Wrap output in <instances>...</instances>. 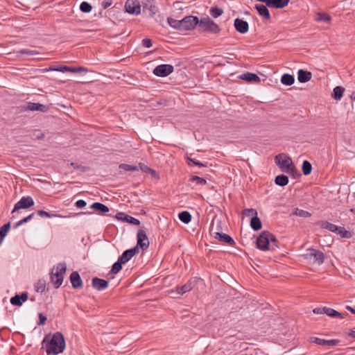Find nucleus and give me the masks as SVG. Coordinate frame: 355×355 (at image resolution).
Masks as SVG:
<instances>
[{"mask_svg":"<svg viewBox=\"0 0 355 355\" xmlns=\"http://www.w3.org/2000/svg\"><path fill=\"white\" fill-rule=\"evenodd\" d=\"M53 71L61 72H79L87 71V70L83 67L74 68L67 66H49L48 68L46 67V72Z\"/></svg>","mask_w":355,"mask_h":355,"instance_id":"9d476101","label":"nucleus"},{"mask_svg":"<svg viewBox=\"0 0 355 355\" xmlns=\"http://www.w3.org/2000/svg\"><path fill=\"white\" fill-rule=\"evenodd\" d=\"M91 209H93L101 213H106L109 211V208L101 202H94L90 206Z\"/></svg>","mask_w":355,"mask_h":355,"instance_id":"cd10ccee","label":"nucleus"},{"mask_svg":"<svg viewBox=\"0 0 355 355\" xmlns=\"http://www.w3.org/2000/svg\"><path fill=\"white\" fill-rule=\"evenodd\" d=\"M92 286L98 291H103L107 288L108 282L103 279L94 277L92 279Z\"/></svg>","mask_w":355,"mask_h":355,"instance_id":"aec40b11","label":"nucleus"},{"mask_svg":"<svg viewBox=\"0 0 355 355\" xmlns=\"http://www.w3.org/2000/svg\"><path fill=\"white\" fill-rule=\"evenodd\" d=\"M290 0H269L267 6L274 8H284L288 6Z\"/></svg>","mask_w":355,"mask_h":355,"instance_id":"4be33fe9","label":"nucleus"},{"mask_svg":"<svg viewBox=\"0 0 355 355\" xmlns=\"http://www.w3.org/2000/svg\"><path fill=\"white\" fill-rule=\"evenodd\" d=\"M20 53L22 54V55H35V54H37L36 52L33 51H31V50H28V49H23L20 51Z\"/></svg>","mask_w":355,"mask_h":355,"instance_id":"4d7b16f0","label":"nucleus"},{"mask_svg":"<svg viewBox=\"0 0 355 355\" xmlns=\"http://www.w3.org/2000/svg\"><path fill=\"white\" fill-rule=\"evenodd\" d=\"M28 294L23 293L21 295H15L10 298V303L12 305L20 306L22 304L28 300Z\"/></svg>","mask_w":355,"mask_h":355,"instance_id":"6ab92c4d","label":"nucleus"},{"mask_svg":"<svg viewBox=\"0 0 355 355\" xmlns=\"http://www.w3.org/2000/svg\"><path fill=\"white\" fill-rule=\"evenodd\" d=\"M125 221L136 225H139L140 224V221L138 219L129 215H127Z\"/></svg>","mask_w":355,"mask_h":355,"instance_id":"de8ad7c7","label":"nucleus"},{"mask_svg":"<svg viewBox=\"0 0 355 355\" xmlns=\"http://www.w3.org/2000/svg\"><path fill=\"white\" fill-rule=\"evenodd\" d=\"M348 336L355 338V330H351L350 332L348 334Z\"/></svg>","mask_w":355,"mask_h":355,"instance_id":"0e129e2a","label":"nucleus"},{"mask_svg":"<svg viewBox=\"0 0 355 355\" xmlns=\"http://www.w3.org/2000/svg\"><path fill=\"white\" fill-rule=\"evenodd\" d=\"M198 26L202 32L217 34L220 31V28L209 17H202L199 20Z\"/></svg>","mask_w":355,"mask_h":355,"instance_id":"20e7f679","label":"nucleus"},{"mask_svg":"<svg viewBox=\"0 0 355 355\" xmlns=\"http://www.w3.org/2000/svg\"><path fill=\"white\" fill-rule=\"evenodd\" d=\"M70 280L73 288H80L83 286V281L78 272H73L70 275Z\"/></svg>","mask_w":355,"mask_h":355,"instance_id":"412c9836","label":"nucleus"},{"mask_svg":"<svg viewBox=\"0 0 355 355\" xmlns=\"http://www.w3.org/2000/svg\"><path fill=\"white\" fill-rule=\"evenodd\" d=\"M87 202L84 200H78L76 202V206L78 208H83L86 206Z\"/></svg>","mask_w":355,"mask_h":355,"instance_id":"5fc2aeb1","label":"nucleus"},{"mask_svg":"<svg viewBox=\"0 0 355 355\" xmlns=\"http://www.w3.org/2000/svg\"><path fill=\"white\" fill-rule=\"evenodd\" d=\"M345 89L342 87L337 86L333 90L332 97L335 100H340L343 97Z\"/></svg>","mask_w":355,"mask_h":355,"instance_id":"2f4dec72","label":"nucleus"},{"mask_svg":"<svg viewBox=\"0 0 355 355\" xmlns=\"http://www.w3.org/2000/svg\"><path fill=\"white\" fill-rule=\"evenodd\" d=\"M138 251L137 247L125 250L119 257V259L125 264L129 261L138 252Z\"/></svg>","mask_w":355,"mask_h":355,"instance_id":"4468645a","label":"nucleus"},{"mask_svg":"<svg viewBox=\"0 0 355 355\" xmlns=\"http://www.w3.org/2000/svg\"><path fill=\"white\" fill-rule=\"evenodd\" d=\"M311 78L312 73L310 71L300 69L297 72V79L300 83H306L309 81Z\"/></svg>","mask_w":355,"mask_h":355,"instance_id":"b1692460","label":"nucleus"},{"mask_svg":"<svg viewBox=\"0 0 355 355\" xmlns=\"http://www.w3.org/2000/svg\"><path fill=\"white\" fill-rule=\"evenodd\" d=\"M268 6L263 4H256L254 6V8L258 12L259 15L262 17L264 19L270 20V12L267 8Z\"/></svg>","mask_w":355,"mask_h":355,"instance_id":"a211bd4d","label":"nucleus"},{"mask_svg":"<svg viewBox=\"0 0 355 355\" xmlns=\"http://www.w3.org/2000/svg\"><path fill=\"white\" fill-rule=\"evenodd\" d=\"M140 168L142 171L145 172L146 173H150V172L153 171V169H152L151 168L148 167L145 164H141Z\"/></svg>","mask_w":355,"mask_h":355,"instance_id":"864d4df0","label":"nucleus"},{"mask_svg":"<svg viewBox=\"0 0 355 355\" xmlns=\"http://www.w3.org/2000/svg\"><path fill=\"white\" fill-rule=\"evenodd\" d=\"M37 214L40 216L41 217H44V210H39L37 212Z\"/></svg>","mask_w":355,"mask_h":355,"instance_id":"69168bd1","label":"nucleus"},{"mask_svg":"<svg viewBox=\"0 0 355 355\" xmlns=\"http://www.w3.org/2000/svg\"><path fill=\"white\" fill-rule=\"evenodd\" d=\"M250 226L254 231H257L261 229L262 223L257 215L252 217L250 220Z\"/></svg>","mask_w":355,"mask_h":355,"instance_id":"bb28decb","label":"nucleus"},{"mask_svg":"<svg viewBox=\"0 0 355 355\" xmlns=\"http://www.w3.org/2000/svg\"><path fill=\"white\" fill-rule=\"evenodd\" d=\"M304 257L306 259H313V262L318 265H321L324 261V253L318 250L313 248L308 249L306 254H305Z\"/></svg>","mask_w":355,"mask_h":355,"instance_id":"423d86ee","label":"nucleus"},{"mask_svg":"<svg viewBox=\"0 0 355 355\" xmlns=\"http://www.w3.org/2000/svg\"><path fill=\"white\" fill-rule=\"evenodd\" d=\"M70 165L76 169H79L80 168V166L77 163L71 162Z\"/></svg>","mask_w":355,"mask_h":355,"instance_id":"680f3d73","label":"nucleus"},{"mask_svg":"<svg viewBox=\"0 0 355 355\" xmlns=\"http://www.w3.org/2000/svg\"><path fill=\"white\" fill-rule=\"evenodd\" d=\"M324 313L331 318H336V317H339L340 318H344V315H343V313L337 311L336 310H334V309L329 308V307H327L326 309H324Z\"/></svg>","mask_w":355,"mask_h":355,"instance_id":"473e14b6","label":"nucleus"},{"mask_svg":"<svg viewBox=\"0 0 355 355\" xmlns=\"http://www.w3.org/2000/svg\"><path fill=\"white\" fill-rule=\"evenodd\" d=\"M199 19L197 17L187 16L181 19L182 31L193 29L198 24Z\"/></svg>","mask_w":355,"mask_h":355,"instance_id":"6e6552de","label":"nucleus"},{"mask_svg":"<svg viewBox=\"0 0 355 355\" xmlns=\"http://www.w3.org/2000/svg\"><path fill=\"white\" fill-rule=\"evenodd\" d=\"M34 288L37 293L42 295V293L44 291V281L39 280L38 282L35 284Z\"/></svg>","mask_w":355,"mask_h":355,"instance_id":"c03bdc74","label":"nucleus"},{"mask_svg":"<svg viewBox=\"0 0 355 355\" xmlns=\"http://www.w3.org/2000/svg\"><path fill=\"white\" fill-rule=\"evenodd\" d=\"M294 82V76L288 73H284L281 78V83L287 86L292 85Z\"/></svg>","mask_w":355,"mask_h":355,"instance_id":"c85d7f7f","label":"nucleus"},{"mask_svg":"<svg viewBox=\"0 0 355 355\" xmlns=\"http://www.w3.org/2000/svg\"><path fill=\"white\" fill-rule=\"evenodd\" d=\"M168 24L173 28H176L178 30L182 31V23L181 19L178 20L173 19L171 17H168L167 19Z\"/></svg>","mask_w":355,"mask_h":355,"instance_id":"c9c22d12","label":"nucleus"},{"mask_svg":"<svg viewBox=\"0 0 355 355\" xmlns=\"http://www.w3.org/2000/svg\"><path fill=\"white\" fill-rule=\"evenodd\" d=\"M35 216V213H32L31 214L28 215V216L22 218L21 220H20L19 221H18L14 226L13 227L15 229H17V227H19V226L22 225L23 224L30 221Z\"/></svg>","mask_w":355,"mask_h":355,"instance_id":"a19ab883","label":"nucleus"},{"mask_svg":"<svg viewBox=\"0 0 355 355\" xmlns=\"http://www.w3.org/2000/svg\"><path fill=\"white\" fill-rule=\"evenodd\" d=\"M275 162L282 171H286V169H287L288 171H295V166L288 156H286L284 154H279L275 157Z\"/></svg>","mask_w":355,"mask_h":355,"instance_id":"39448f33","label":"nucleus"},{"mask_svg":"<svg viewBox=\"0 0 355 355\" xmlns=\"http://www.w3.org/2000/svg\"><path fill=\"white\" fill-rule=\"evenodd\" d=\"M21 110L23 111H44V105L42 103H36L32 102H28L21 106Z\"/></svg>","mask_w":355,"mask_h":355,"instance_id":"2eb2a0df","label":"nucleus"},{"mask_svg":"<svg viewBox=\"0 0 355 355\" xmlns=\"http://www.w3.org/2000/svg\"><path fill=\"white\" fill-rule=\"evenodd\" d=\"M123 265V263L118 259V261L113 264L111 272L114 275L117 274L122 269Z\"/></svg>","mask_w":355,"mask_h":355,"instance_id":"4c0bfd02","label":"nucleus"},{"mask_svg":"<svg viewBox=\"0 0 355 355\" xmlns=\"http://www.w3.org/2000/svg\"><path fill=\"white\" fill-rule=\"evenodd\" d=\"M223 13V10L221 8L214 7L210 9V15L214 18L220 17Z\"/></svg>","mask_w":355,"mask_h":355,"instance_id":"37998d69","label":"nucleus"},{"mask_svg":"<svg viewBox=\"0 0 355 355\" xmlns=\"http://www.w3.org/2000/svg\"><path fill=\"white\" fill-rule=\"evenodd\" d=\"M243 214L248 216H254L257 215V211L252 208L244 209Z\"/></svg>","mask_w":355,"mask_h":355,"instance_id":"8fccbe9b","label":"nucleus"},{"mask_svg":"<svg viewBox=\"0 0 355 355\" xmlns=\"http://www.w3.org/2000/svg\"><path fill=\"white\" fill-rule=\"evenodd\" d=\"M293 214L302 218H308L311 215L309 211L298 208L295 209Z\"/></svg>","mask_w":355,"mask_h":355,"instance_id":"79ce46f5","label":"nucleus"},{"mask_svg":"<svg viewBox=\"0 0 355 355\" xmlns=\"http://www.w3.org/2000/svg\"><path fill=\"white\" fill-rule=\"evenodd\" d=\"M92 9V6L86 1L82 2L80 5V10L83 12H85V13L89 12H91Z\"/></svg>","mask_w":355,"mask_h":355,"instance_id":"49530a36","label":"nucleus"},{"mask_svg":"<svg viewBox=\"0 0 355 355\" xmlns=\"http://www.w3.org/2000/svg\"><path fill=\"white\" fill-rule=\"evenodd\" d=\"M142 44L144 46H145L146 48H150L152 46L153 43H152L151 40L145 38L142 40Z\"/></svg>","mask_w":355,"mask_h":355,"instance_id":"603ef678","label":"nucleus"},{"mask_svg":"<svg viewBox=\"0 0 355 355\" xmlns=\"http://www.w3.org/2000/svg\"><path fill=\"white\" fill-rule=\"evenodd\" d=\"M10 228V223H8L0 228V239L3 241Z\"/></svg>","mask_w":355,"mask_h":355,"instance_id":"ea45409f","label":"nucleus"},{"mask_svg":"<svg viewBox=\"0 0 355 355\" xmlns=\"http://www.w3.org/2000/svg\"><path fill=\"white\" fill-rule=\"evenodd\" d=\"M277 243L276 237L268 231L262 232L256 241L257 247L263 251L274 250L277 248Z\"/></svg>","mask_w":355,"mask_h":355,"instance_id":"f03ea898","label":"nucleus"},{"mask_svg":"<svg viewBox=\"0 0 355 355\" xmlns=\"http://www.w3.org/2000/svg\"><path fill=\"white\" fill-rule=\"evenodd\" d=\"M137 246L142 250H146L149 246V241L144 230H140L137 232Z\"/></svg>","mask_w":355,"mask_h":355,"instance_id":"f8f14e48","label":"nucleus"},{"mask_svg":"<svg viewBox=\"0 0 355 355\" xmlns=\"http://www.w3.org/2000/svg\"><path fill=\"white\" fill-rule=\"evenodd\" d=\"M39 318H40V320H39L38 324H40V325L44 324V315L42 313H39Z\"/></svg>","mask_w":355,"mask_h":355,"instance_id":"bf43d9fd","label":"nucleus"},{"mask_svg":"<svg viewBox=\"0 0 355 355\" xmlns=\"http://www.w3.org/2000/svg\"><path fill=\"white\" fill-rule=\"evenodd\" d=\"M66 270L67 264L64 262L58 263L52 269L50 274L51 281L56 288L62 284Z\"/></svg>","mask_w":355,"mask_h":355,"instance_id":"7ed1b4c3","label":"nucleus"},{"mask_svg":"<svg viewBox=\"0 0 355 355\" xmlns=\"http://www.w3.org/2000/svg\"><path fill=\"white\" fill-rule=\"evenodd\" d=\"M336 233L338 234H339L342 238L349 239V238H350L352 236L351 232L347 231V230H346L343 227H339L338 226V230H337Z\"/></svg>","mask_w":355,"mask_h":355,"instance_id":"58836bf2","label":"nucleus"},{"mask_svg":"<svg viewBox=\"0 0 355 355\" xmlns=\"http://www.w3.org/2000/svg\"><path fill=\"white\" fill-rule=\"evenodd\" d=\"M125 8L130 14L137 15L141 12V5L138 0H127Z\"/></svg>","mask_w":355,"mask_h":355,"instance_id":"9b49d317","label":"nucleus"},{"mask_svg":"<svg viewBox=\"0 0 355 355\" xmlns=\"http://www.w3.org/2000/svg\"><path fill=\"white\" fill-rule=\"evenodd\" d=\"M112 4V2L110 1H104L102 2V6L103 8H107L110 7Z\"/></svg>","mask_w":355,"mask_h":355,"instance_id":"052dcab7","label":"nucleus"},{"mask_svg":"<svg viewBox=\"0 0 355 355\" xmlns=\"http://www.w3.org/2000/svg\"><path fill=\"white\" fill-rule=\"evenodd\" d=\"M150 173L152 174L153 175H155L156 172H155V170H153V172H150Z\"/></svg>","mask_w":355,"mask_h":355,"instance_id":"774afa93","label":"nucleus"},{"mask_svg":"<svg viewBox=\"0 0 355 355\" xmlns=\"http://www.w3.org/2000/svg\"><path fill=\"white\" fill-rule=\"evenodd\" d=\"M315 19L318 21L329 23L331 21V17L324 12H318L316 14Z\"/></svg>","mask_w":355,"mask_h":355,"instance_id":"f704fd0d","label":"nucleus"},{"mask_svg":"<svg viewBox=\"0 0 355 355\" xmlns=\"http://www.w3.org/2000/svg\"><path fill=\"white\" fill-rule=\"evenodd\" d=\"M310 339L312 343L321 346L334 347L340 343V340L338 339L324 340L317 337H311Z\"/></svg>","mask_w":355,"mask_h":355,"instance_id":"ddd939ff","label":"nucleus"},{"mask_svg":"<svg viewBox=\"0 0 355 355\" xmlns=\"http://www.w3.org/2000/svg\"><path fill=\"white\" fill-rule=\"evenodd\" d=\"M144 12L148 13L150 16L153 17L157 12V8L153 4H147L143 6Z\"/></svg>","mask_w":355,"mask_h":355,"instance_id":"c756f323","label":"nucleus"},{"mask_svg":"<svg viewBox=\"0 0 355 355\" xmlns=\"http://www.w3.org/2000/svg\"><path fill=\"white\" fill-rule=\"evenodd\" d=\"M191 180L192 182H196L197 184L204 185L207 183V181L200 177L198 176H193L191 178Z\"/></svg>","mask_w":355,"mask_h":355,"instance_id":"09e8293b","label":"nucleus"},{"mask_svg":"<svg viewBox=\"0 0 355 355\" xmlns=\"http://www.w3.org/2000/svg\"><path fill=\"white\" fill-rule=\"evenodd\" d=\"M41 345H42V349H43L44 347V338L42 340Z\"/></svg>","mask_w":355,"mask_h":355,"instance_id":"338daca9","label":"nucleus"},{"mask_svg":"<svg viewBox=\"0 0 355 355\" xmlns=\"http://www.w3.org/2000/svg\"><path fill=\"white\" fill-rule=\"evenodd\" d=\"M187 161H188V164H189L190 163H193V164L196 165V166H198L200 167H206L207 166V164H203L202 162H200L198 161H196L194 159H192L191 157H188L187 158Z\"/></svg>","mask_w":355,"mask_h":355,"instance_id":"3c124183","label":"nucleus"},{"mask_svg":"<svg viewBox=\"0 0 355 355\" xmlns=\"http://www.w3.org/2000/svg\"><path fill=\"white\" fill-rule=\"evenodd\" d=\"M240 78L244 80H246L249 83H259L261 81V78L255 73L246 72L241 74Z\"/></svg>","mask_w":355,"mask_h":355,"instance_id":"5701e85b","label":"nucleus"},{"mask_svg":"<svg viewBox=\"0 0 355 355\" xmlns=\"http://www.w3.org/2000/svg\"><path fill=\"white\" fill-rule=\"evenodd\" d=\"M34 205V201L31 196H23L14 206L12 214L19 209H27Z\"/></svg>","mask_w":355,"mask_h":355,"instance_id":"0eeeda50","label":"nucleus"},{"mask_svg":"<svg viewBox=\"0 0 355 355\" xmlns=\"http://www.w3.org/2000/svg\"><path fill=\"white\" fill-rule=\"evenodd\" d=\"M179 219L184 223L188 224L191 220V215L187 211H183L178 214Z\"/></svg>","mask_w":355,"mask_h":355,"instance_id":"7c9ffc66","label":"nucleus"},{"mask_svg":"<svg viewBox=\"0 0 355 355\" xmlns=\"http://www.w3.org/2000/svg\"><path fill=\"white\" fill-rule=\"evenodd\" d=\"M66 347L63 335L60 332H56L52 336L46 335V352L47 354L57 355L62 353Z\"/></svg>","mask_w":355,"mask_h":355,"instance_id":"f257e3e1","label":"nucleus"},{"mask_svg":"<svg viewBox=\"0 0 355 355\" xmlns=\"http://www.w3.org/2000/svg\"><path fill=\"white\" fill-rule=\"evenodd\" d=\"M236 30L241 33H245L248 31L249 25L246 21L237 18L234 23Z\"/></svg>","mask_w":355,"mask_h":355,"instance_id":"dca6fc26","label":"nucleus"},{"mask_svg":"<svg viewBox=\"0 0 355 355\" xmlns=\"http://www.w3.org/2000/svg\"><path fill=\"white\" fill-rule=\"evenodd\" d=\"M128 214H125V213H123V212H119L116 214V218L118 219V220H123L125 221V218L127 216Z\"/></svg>","mask_w":355,"mask_h":355,"instance_id":"6e6d98bb","label":"nucleus"},{"mask_svg":"<svg viewBox=\"0 0 355 355\" xmlns=\"http://www.w3.org/2000/svg\"><path fill=\"white\" fill-rule=\"evenodd\" d=\"M302 169L304 175H307L311 173L312 166L309 161L305 160L303 162Z\"/></svg>","mask_w":355,"mask_h":355,"instance_id":"e433bc0d","label":"nucleus"},{"mask_svg":"<svg viewBox=\"0 0 355 355\" xmlns=\"http://www.w3.org/2000/svg\"><path fill=\"white\" fill-rule=\"evenodd\" d=\"M214 234H215L214 238L219 241L227 243L230 246H234L235 245L234 239L230 236L218 232H214Z\"/></svg>","mask_w":355,"mask_h":355,"instance_id":"f3484780","label":"nucleus"},{"mask_svg":"<svg viewBox=\"0 0 355 355\" xmlns=\"http://www.w3.org/2000/svg\"><path fill=\"white\" fill-rule=\"evenodd\" d=\"M174 67L171 64H159L153 69V73L159 77H166L173 71Z\"/></svg>","mask_w":355,"mask_h":355,"instance_id":"1a4fd4ad","label":"nucleus"},{"mask_svg":"<svg viewBox=\"0 0 355 355\" xmlns=\"http://www.w3.org/2000/svg\"><path fill=\"white\" fill-rule=\"evenodd\" d=\"M194 286V282L189 280L187 283L182 286L176 288V291L178 294L183 295L193 289Z\"/></svg>","mask_w":355,"mask_h":355,"instance_id":"393cba45","label":"nucleus"},{"mask_svg":"<svg viewBox=\"0 0 355 355\" xmlns=\"http://www.w3.org/2000/svg\"><path fill=\"white\" fill-rule=\"evenodd\" d=\"M327 307H322V308H315L313 309V313L316 314H323L324 313V309H326Z\"/></svg>","mask_w":355,"mask_h":355,"instance_id":"13d9d810","label":"nucleus"},{"mask_svg":"<svg viewBox=\"0 0 355 355\" xmlns=\"http://www.w3.org/2000/svg\"><path fill=\"white\" fill-rule=\"evenodd\" d=\"M119 168L125 171H139V168L137 166L127 164H121L119 166Z\"/></svg>","mask_w":355,"mask_h":355,"instance_id":"a18cd8bd","label":"nucleus"},{"mask_svg":"<svg viewBox=\"0 0 355 355\" xmlns=\"http://www.w3.org/2000/svg\"><path fill=\"white\" fill-rule=\"evenodd\" d=\"M275 182L276 184L284 187L288 183V178L284 175H279L275 178Z\"/></svg>","mask_w":355,"mask_h":355,"instance_id":"72a5a7b5","label":"nucleus"},{"mask_svg":"<svg viewBox=\"0 0 355 355\" xmlns=\"http://www.w3.org/2000/svg\"><path fill=\"white\" fill-rule=\"evenodd\" d=\"M318 225H320V227L328 230L329 231L335 233L337 232V230H338V226L326 220H322L318 222Z\"/></svg>","mask_w":355,"mask_h":355,"instance_id":"a878e982","label":"nucleus"},{"mask_svg":"<svg viewBox=\"0 0 355 355\" xmlns=\"http://www.w3.org/2000/svg\"><path fill=\"white\" fill-rule=\"evenodd\" d=\"M346 309L349 311L351 313L355 314V309H354L353 307L352 306H346Z\"/></svg>","mask_w":355,"mask_h":355,"instance_id":"e2e57ef3","label":"nucleus"}]
</instances>
